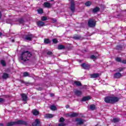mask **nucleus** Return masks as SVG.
I'll use <instances>...</instances> for the list:
<instances>
[{"label": "nucleus", "mask_w": 126, "mask_h": 126, "mask_svg": "<svg viewBox=\"0 0 126 126\" xmlns=\"http://www.w3.org/2000/svg\"><path fill=\"white\" fill-rule=\"evenodd\" d=\"M52 52H51V51H48V52H47V55H49V56H50L51 55H52Z\"/></svg>", "instance_id": "79ce46f5"}, {"label": "nucleus", "mask_w": 126, "mask_h": 126, "mask_svg": "<svg viewBox=\"0 0 126 126\" xmlns=\"http://www.w3.org/2000/svg\"><path fill=\"white\" fill-rule=\"evenodd\" d=\"M0 18H1V13H0Z\"/></svg>", "instance_id": "49530a36"}, {"label": "nucleus", "mask_w": 126, "mask_h": 126, "mask_svg": "<svg viewBox=\"0 0 126 126\" xmlns=\"http://www.w3.org/2000/svg\"><path fill=\"white\" fill-rule=\"evenodd\" d=\"M91 59H92V60H95V59H96V57L94 55H92L91 56Z\"/></svg>", "instance_id": "58836bf2"}, {"label": "nucleus", "mask_w": 126, "mask_h": 126, "mask_svg": "<svg viewBox=\"0 0 126 126\" xmlns=\"http://www.w3.org/2000/svg\"><path fill=\"white\" fill-rule=\"evenodd\" d=\"M58 50H63L64 49V46L63 45H59L58 47Z\"/></svg>", "instance_id": "5701e85b"}, {"label": "nucleus", "mask_w": 126, "mask_h": 126, "mask_svg": "<svg viewBox=\"0 0 126 126\" xmlns=\"http://www.w3.org/2000/svg\"><path fill=\"white\" fill-rule=\"evenodd\" d=\"M81 66L84 69L89 70L91 67V65L88 63H83L81 64Z\"/></svg>", "instance_id": "39448f33"}, {"label": "nucleus", "mask_w": 126, "mask_h": 126, "mask_svg": "<svg viewBox=\"0 0 126 126\" xmlns=\"http://www.w3.org/2000/svg\"><path fill=\"white\" fill-rule=\"evenodd\" d=\"M2 77L3 79H7V78H8L9 77V74L6 73H4Z\"/></svg>", "instance_id": "f3484780"}, {"label": "nucleus", "mask_w": 126, "mask_h": 126, "mask_svg": "<svg viewBox=\"0 0 126 126\" xmlns=\"http://www.w3.org/2000/svg\"><path fill=\"white\" fill-rule=\"evenodd\" d=\"M36 23L37 25L39 27H43V26H45V23L44 22L39 21L37 22Z\"/></svg>", "instance_id": "9d476101"}, {"label": "nucleus", "mask_w": 126, "mask_h": 126, "mask_svg": "<svg viewBox=\"0 0 126 126\" xmlns=\"http://www.w3.org/2000/svg\"><path fill=\"white\" fill-rule=\"evenodd\" d=\"M119 100H120L119 97L115 96H107L104 99L106 103H109L110 104H115V103L119 102Z\"/></svg>", "instance_id": "f03ea898"}, {"label": "nucleus", "mask_w": 126, "mask_h": 126, "mask_svg": "<svg viewBox=\"0 0 126 126\" xmlns=\"http://www.w3.org/2000/svg\"><path fill=\"white\" fill-rule=\"evenodd\" d=\"M23 76L24 77H26L27 76H29V73L27 72H25L23 73Z\"/></svg>", "instance_id": "7c9ffc66"}, {"label": "nucleus", "mask_w": 126, "mask_h": 126, "mask_svg": "<svg viewBox=\"0 0 126 126\" xmlns=\"http://www.w3.org/2000/svg\"><path fill=\"white\" fill-rule=\"evenodd\" d=\"M66 108L67 109L68 108H69V105H66Z\"/></svg>", "instance_id": "de8ad7c7"}, {"label": "nucleus", "mask_w": 126, "mask_h": 126, "mask_svg": "<svg viewBox=\"0 0 126 126\" xmlns=\"http://www.w3.org/2000/svg\"><path fill=\"white\" fill-rule=\"evenodd\" d=\"M4 99L2 98H0V103L1 102H3Z\"/></svg>", "instance_id": "37998d69"}, {"label": "nucleus", "mask_w": 126, "mask_h": 126, "mask_svg": "<svg viewBox=\"0 0 126 126\" xmlns=\"http://www.w3.org/2000/svg\"><path fill=\"white\" fill-rule=\"evenodd\" d=\"M86 6H90L91 5V2L88 1L85 3Z\"/></svg>", "instance_id": "473e14b6"}, {"label": "nucleus", "mask_w": 126, "mask_h": 126, "mask_svg": "<svg viewBox=\"0 0 126 126\" xmlns=\"http://www.w3.org/2000/svg\"><path fill=\"white\" fill-rule=\"evenodd\" d=\"M95 108H96V107L95 106V105L93 104L92 105H91L90 106V109L91 110H92V111L95 110Z\"/></svg>", "instance_id": "2f4dec72"}, {"label": "nucleus", "mask_w": 126, "mask_h": 126, "mask_svg": "<svg viewBox=\"0 0 126 126\" xmlns=\"http://www.w3.org/2000/svg\"><path fill=\"white\" fill-rule=\"evenodd\" d=\"M59 122H60L61 123H63V122H64V119L63 117H61L60 119Z\"/></svg>", "instance_id": "f704fd0d"}, {"label": "nucleus", "mask_w": 126, "mask_h": 126, "mask_svg": "<svg viewBox=\"0 0 126 126\" xmlns=\"http://www.w3.org/2000/svg\"><path fill=\"white\" fill-rule=\"evenodd\" d=\"M112 122L113 123H118V122H120V119H119V118H114Z\"/></svg>", "instance_id": "a878e982"}, {"label": "nucleus", "mask_w": 126, "mask_h": 126, "mask_svg": "<svg viewBox=\"0 0 126 126\" xmlns=\"http://www.w3.org/2000/svg\"><path fill=\"white\" fill-rule=\"evenodd\" d=\"M19 22H20V23H21V24L24 23V21L22 19H19Z\"/></svg>", "instance_id": "4c0bfd02"}, {"label": "nucleus", "mask_w": 126, "mask_h": 126, "mask_svg": "<svg viewBox=\"0 0 126 126\" xmlns=\"http://www.w3.org/2000/svg\"><path fill=\"white\" fill-rule=\"evenodd\" d=\"M51 1H54V0H51Z\"/></svg>", "instance_id": "3c124183"}, {"label": "nucleus", "mask_w": 126, "mask_h": 126, "mask_svg": "<svg viewBox=\"0 0 126 126\" xmlns=\"http://www.w3.org/2000/svg\"><path fill=\"white\" fill-rule=\"evenodd\" d=\"M74 93L75 95H76V96H80L82 94V92L79 90H75Z\"/></svg>", "instance_id": "2eb2a0df"}, {"label": "nucleus", "mask_w": 126, "mask_h": 126, "mask_svg": "<svg viewBox=\"0 0 126 126\" xmlns=\"http://www.w3.org/2000/svg\"><path fill=\"white\" fill-rule=\"evenodd\" d=\"M22 82L23 83H24V81H22Z\"/></svg>", "instance_id": "8fccbe9b"}, {"label": "nucleus", "mask_w": 126, "mask_h": 126, "mask_svg": "<svg viewBox=\"0 0 126 126\" xmlns=\"http://www.w3.org/2000/svg\"><path fill=\"white\" fill-rule=\"evenodd\" d=\"M115 60L116 62H118V63H121L122 62V59L119 57H117L115 59Z\"/></svg>", "instance_id": "cd10ccee"}, {"label": "nucleus", "mask_w": 126, "mask_h": 126, "mask_svg": "<svg viewBox=\"0 0 126 126\" xmlns=\"http://www.w3.org/2000/svg\"><path fill=\"white\" fill-rule=\"evenodd\" d=\"M0 63L3 66H5V65H6V63H5V61H4V60H1Z\"/></svg>", "instance_id": "bb28decb"}, {"label": "nucleus", "mask_w": 126, "mask_h": 126, "mask_svg": "<svg viewBox=\"0 0 126 126\" xmlns=\"http://www.w3.org/2000/svg\"><path fill=\"white\" fill-rule=\"evenodd\" d=\"M70 9L72 12H74V10H75V4L74 3V1L73 0L71 1V6Z\"/></svg>", "instance_id": "0eeeda50"}, {"label": "nucleus", "mask_w": 126, "mask_h": 126, "mask_svg": "<svg viewBox=\"0 0 126 126\" xmlns=\"http://www.w3.org/2000/svg\"><path fill=\"white\" fill-rule=\"evenodd\" d=\"M52 42H53V43H54V44H57V43H58V40H57V39L54 38L53 39H52Z\"/></svg>", "instance_id": "c9c22d12"}, {"label": "nucleus", "mask_w": 126, "mask_h": 126, "mask_svg": "<svg viewBox=\"0 0 126 126\" xmlns=\"http://www.w3.org/2000/svg\"><path fill=\"white\" fill-rule=\"evenodd\" d=\"M90 99H91L90 96H85L82 98V101L84 102L85 101H88V100H90Z\"/></svg>", "instance_id": "6ab92c4d"}, {"label": "nucleus", "mask_w": 126, "mask_h": 126, "mask_svg": "<svg viewBox=\"0 0 126 126\" xmlns=\"http://www.w3.org/2000/svg\"><path fill=\"white\" fill-rule=\"evenodd\" d=\"M114 78H120V77H122L123 75H122V74L120 72L116 73L114 74Z\"/></svg>", "instance_id": "ddd939ff"}, {"label": "nucleus", "mask_w": 126, "mask_h": 126, "mask_svg": "<svg viewBox=\"0 0 126 126\" xmlns=\"http://www.w3.org/2000/svg\"><path fill=\"white\" fill-rule=\"evenodd\" d=\"M99 10H100V8L98 7H96L93 9V12H94V13H96V12H98Z\"/></svg>", "instance_id": "412c9836"}, {"label": "nucleus", "mask_w": 126, "mask_h": 126, "mask_svg": "<svg viewBox=\"0 0 126 126\" xmlns=\"http://www.w3.org/2000/svg\"><path fill=\"white\" fill-rule=\"evenodd\" d=\"M41 21H46V20H47L48 19L46 16H42L41 17Z\"/></svg>", "instance_id": "c85d7f7f"}, {"label": "nucleus", "mask_w": 126, "mask_h": 126, "mask_svg": "<svg viewBox=\"0 0 126 126\" xmlns=\"http://www.w3.org/2000/svg\"><path fill=\"white\" fill-rule=\"evenodd\" d=\"M39 90H41V88H39Z\"/></svg>", "instance_id": "603ef678"}, {"label": "nucleus", "mask_w": 126, "mask_h": 126, "mask_svg": "<svg viewBox=\"0 0 126 126\" xmlns=\"http://www.w3.org/2000/svg\"><path fill=\"white\" fill-rule=\"evenodd\" d=\"M37 12L40 14L43 13V9L40 8L38 10H37Z\"/></svg>", "instance_id": "72a5a7b5"}, {"label": "nucleus", "mask_w": 126, "mask_h": 126, "mask_svg": "<svg viewBox=\"0 0 126 126\" xmlns=\"http://www.w3.org/2000/svg\"><path fill=\"white\" fill-rule=\"evenodd\" d=\"M121 63H126V60H121Z\"/></svg>", "instance_id": "a19ab883"}, {"label": "nucleus", "mask_w": 126, "mask_h": 126, "mask_svg": "<svg viewBox=\"0 0 126 126\" xmlns=\"http://www.w3.org/2000/svg\"><path fill=\"white\" fill-rule=\"evenodd\" d=\"M123 69H124V68H119V69H117V71H120V72H121V71H122V70H123Z\"/></svg>", "instance_id": "ea45409f"}, {"label": "nucleus", "mask_w": 126, "mask_h": 126, "mask_svg": "<svg viewBox=\"0 0 126 126\" xmlns=\"http://www.w3.org/2000/svg\"><path fill=\"white\" fill-rule=\"evenodd\" d=\"M31 56H32V54H31L30 52L28 51H24L21 55V60L23 61V62L29 61V59H30Z\"/></svg>", "instance_id": "f257e3e1"}, {"label": "nucleus", "mask_w": 126, "mask_h": 126, "mask_svg": "<svg viewBox=\"0 0 126 126\" xmlns=\"http://www.w3.org/2000/svg\"><path fill=\"white\" fill-rule=\"evenodd\" d=\"M76 122H77V125H79V126H81V125H83V124L85 123V120L81 118H77L76 119Z\"/></svg>", "instance_id": "423d86ee"}, {"label": "nucleus", "mask_w": 126, "mask_h": 126, "mask_svg": "<svg viewBox=\"0 0 126 126\" xmlns=\"http://www.w3.org/2000/svg\"><path fill=\"white\" fill-rule=\"evenodd\" d=\"M32 113L34 116H38V115H39V111L36 109L32 110Z\"/></svg>", "instance_id": "a211bd4d"}, {"label": "nucleus", "mask_w": 126, "mask_h": 126, "mask_svg": "<svg viewBox=\"0 0 126 126\" xmlns=\"http://www.w3.org/2000/svg\"><path fill=\"white\" fill-rule=\"evenodd\" d=\"M65 126V124H64V123L63 122H62L61 124H59L58 125V126Z\"/></svg>", "instance_id": "e433bc0d"}, {"label": "nucleus", "mask_w": 126, "mask_h": 126, "mask_svg": "<svg viewBox=\"0 0 126 126\" xmlns=\"http://www.w3.org/2000/svg\"><path fill=\"white\" fill-rule=\"evenodd\" d=\"M16 125H26V122L22 120H19L16 122H9L7 124V126H12Z\"/></svg>", "instance_id": "7ed1b4c3"}, {"label": "nucleus", "mask_w": 126, "mask_h": 126, "mask_svg": "<svg viewBox=\"0 0 126 126\" xmlns=\"http://www.w3.org/2000/svg\"><path fill=\"white\" fill-rule=\"evenodd\" d=\"M92 78H97V77H99V74L98 73H94L91 75Z\"/></svg>", "instance_id": "4be33fe9"}, {"label": "nucleus", "mask_w": 126, "mask_h": 126, "mask_svg": "<svg viewBox=\"0 0 126 126\" xmlns=\"http://www.w3.org/2000/svg\"><path fill=\"white\" fill-rule=\"evenodd\" d=\"M52 4L49 2H45L43 3V6L46 7L47 8H51L52 7Z\"/></svg>", "instance_id": "6e6552de"}, {"label": "nucleus", "mask_w": 126, "mask_h": 126, "mask_svg": "<svg viewBox=\"0 0 126 126\" xmlns=\"http://www.w3.org/2000/svg\"><path fill=\"white\" fill-rule=\"evenodd\" d=\"M50 109L52 111H56L57 110V107L55 105H52L50 106Z\"/></svg>", "instance_id": "393cba45"}, {"label": "nucleus", "mask_w": 126, "mask_h": 126, "mask_svg": "<svg viewBox=\"0 0 126 126\" xmlns=\"http://www.w3.org/2000/svg\"><path fill=\"white\" fill-rule=\"evenodd\" d=\"M33 35L32 34H28L26 36L25 39L26 40H27L28 41H31L32 40V38H33Z\"/></svg>", "instance_id": "9b49d317"}, {"label": "nucleus", "mask_w": 126, "mask_h": 126, "mask_svg": "<svg viewBox=\"0 0 126 126\" xmlns=\"http://www.w3.org/2000/svg\"><path fill=\"white\" fill-rule=\"evenodd\" d=\"M88 25L89 27H91V28L95 27L96 25V21L92 19H90L88 22Z\"/></svg>", "instance_id": "20e7f679"}, {"label": "nucleus", "mask_w": 126, "mask_h": 126, "mask_svg": "<svg viewBox=\"0 0 126 126\" xmlns=\"http://www.w3.org/2000/svg\"><path fill=\"white\" fill-rule=\"evenodd\" d=\"M44 117L46 119H52V118H54V115L52 114H46L44 116Z\"/></svg>", "instance_id": "f8f14e48"}, {"label": "nucleus", "mask_w": 126, "mask_h": 126, "mask_svg": "<svg viewBox=\"0 0 126 126\" xmlns=\"http://www.w3.org/2000/svg\"><path fill=\"white\" fill-rule=\"evenodd\" d=\"M74 84L77 85V86H81V83L80 82L75 81L74 82Z\"/></svg>", "instance_id": "c756f323"}, {"label": "nucleus", "mask_w": 126, "mask_h": 126, "mask_svg": "<svg viewBox=\"0 0 126 126\" xmlns=\"http://www.w3.org/2000/svg\"><path fill=\"white\" fill-rule=\"evenodd\" d=\"M32 126H40V120L36 119L35 122L32 124Z\"/></svg>", "instance_id": "1a4fd4ad"}, {"label": "nucleus", "mask_w": 126, "mask_h": 126, "mask_svg": "<svg viewBox=\"0 0 126 126\" xmlns=\"http://www.w3.org/2000/svg\"><path fill=\"white\" fill-rule=\"evenodd\" d=\"M69 117H77L78 116V113L73 112L72 113L69 114Z\"/></svg>", "instance_id": "aec40b11"}, {"label": "nucleus", "mask_w": 126, "mask_h": 126, "mask_svg": "<svg viewBox=\"0 0 126 126\" xmlns=\"http://www.w3.org/2000/svg\"><path fill=\"white\" fill-rule=\"evenodd\" d=\"M0 126H3V124L2 123H0Z\"/></svg>", "instance_id": "09e8293b"}, {"label": "nucleus", "mask_w": 126, "mask_h": 126, "mask_svg": "<svg viewBox=\"0 0 126 126\" xmlns=\"http://www.w3.org/2000/svg\"><path fill=\"white\" fill-rule=\"evenodd\" d=\"M52 21H53V22H57V20L56 19H53Z\"/></svg>", "instance_id": "a18cd8bd"}, {"label": "nucleus", "mask_w": 126, "mask_h": 126, "mask_svg": "<svg viewBox=\"0 0 126 126\" xmlns=\"http://www.w3.org/2000/svg\"><path fill=\"white\" fill-rule=\"evenodd\" d=\"M50 96H51V97H54L55 96V94L51 93V94H50Z\"/></svg>", "instance_id": "c03bdc74"}, {"label": "nucleus", "mask_w": 126, "mask_h": 126, "mask_svg": "<svg viewBox=\"0 0 126 126\" xmlns=\"http://www.w3.org/2000/svg\"><path fill=\"white\" fill-rule=\"evenodd\" d=\"M44 43L45 44H50V43H51V41L49 39H45Z\"/></svg>", "instance_id": "b1692460"}, {"label": "nucleus", "mask_w": 126, "mask_h": 126, "mask_svg": "<svg viewBox=\"0 0 126 126\" xmlns=\"http://www.w3.org/2000/svg\"><path fill=\"white\" fill-rule=\"evenodd\" d=\"M73 38L75 39V40H82V39H83L81 36L79 35L74 36Z\"/></svg>", "instance_id": "dca6fc26"}, {"label": "nucleus", "mask_w": 126, "mask_h": 126, "mask_svg": "<svg viewBox=\"0 0 126 126\" xmlns=\"http://www.w3.org/2000/svg\"><path fill=\"white\" fill-rule=\"evenodd\" d=\"M21 96H22L23 101L25 102H26V101H27V95H26L25 94H21Z\"/></svg>", "instance_id": "4468645a"}]
</instances>
